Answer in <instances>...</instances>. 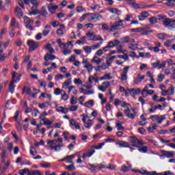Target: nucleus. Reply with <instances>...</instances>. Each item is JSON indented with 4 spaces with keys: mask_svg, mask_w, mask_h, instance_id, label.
<instances>
[{
    "mask_svg": "<svg viewBox=\"0 0 175 175\" xmlns=\"http://www.w3.org/2000/svg\"><path fill=\"white\" fill-rule=\"evenodd\" d=\"M79 109V105L71 106L69 108L70 111H76Z\"/></svg>",
    "mask_w": 175,
    "mask_h": 175,
    "instance_id": "56",
    "label": "nucleus"
},
{
    "mask_svg": "<svg viewBox=\"0 0 175 175\" xmlns=\"http://www.w3.org/2000/svg\"><path fill=\"white\" fill-rule=\"evenodd\" d=\"M44 59H45V61H53V59H55V55H51L50 53H46V55L44 56Z\"/></svg>",
    "mask_w": 175,
    "mask_h": 175,
    "instance_id": "20",
    "label": "nucleus"
},
{
    "mask_svg": "<svg viewBox=\"0 0 175 175\" xmlns=\"http://www.w3.org/2000/svg\"><path fill=\"white\" fill-rule=\"evenodd\" d=\"M64 55H68V54H70L72 53V51L69 50V49H64L62 51Z\"/></svg>",
    "mask_w": 175,
    "mask_h": 175,
    "instance_id": "59",
    "label": "nucleus"
},
{
    "mask_svg": "<svg viewBox=\"0 0 175 175\" xmlns=\"http://www.w3.org/2000/svg\"><path fill=\"white\" fill-rule=\"evenodd\" d=\"M116 144H117L118 146H120V147H124L126 148H129V144H128V142L125 141H120L119 142H117Z\"/></svg>",
    "mask_w": 175,
    "mask_h": 175,
    "instance_id": "17",
    "label": "nucleus"
},
{
    "mask_svg": "<svg viewBox=\"0 0 175 175\" xmlns=\"http://www.w3.org/2000/svg\"><path fill=\"white\" fill-rule=\"evenodd\" d=\"M54 94H55V95H60V94H61V89L57 88L55 90Z\"/></svg>",
    "mask_w": 175,
    "mask_h": 175,
    "instance_id": "64",
    "label": "nucleus"
},
{
    "mask_svg": "<svg viewBox=\"0 0 175 175\" xmlns=\"http://www.w3.org/2000/svg\"><path fill=\"white\" fill-rule=\"evenodd\" d=\"M124 113L129 118H131V120H133L135 118V114L131 113V109H129V107H127V109L124 110Z\"/></svg>",
    "mask_w": 175,
    "mask_h": 175,
    "instance_id": "16",
    "label": "nucleus"
},
{
    "mask_svg": "<svg viewBox=\"0 0 175 175\" xmlns=\"http://www.w3.org/2000/svg\"><path fill=\"white\" fill-rule=\"evenodd\" d=\"M109 85H110V83L109 81L103 82L101 86H98V90L103 92H106V90H107V87H109Z\"/></svg>",
    "mask_w": 175,
    "mask_h": 175,
    "instance_id": "5",
    "label": "nucleus"
},
{
    "mask_svg": "<svg viewBox=\"0 0 175 175\" xmlns=\"http://www.w3.org/2000/svg\"><path fill=\"white\" fill-rule=\"evenodd\" d=\"M166 68V62L163 61L162 62L161 64V62H159V64L158 66V69H165Z\"/></svg>",
    "mask_w": 175,
    "mask_h": 175,
    "instance_id": "45",
    "label": "nucleus"
},
{
    "mask_svg": "<svg viewBox=\"0 0 175 175\" xmlns=\"http://www.w3.org/2000/svg\"><path fill=\"white\" fill-rule=\"evenodd\" d=\"M102 28H103V31H109L110 29L109 28V25H107V24H106V23L103 24Z\"/></svg>",
    "mask_w": 175,
    "mask_h": 175,
    "instance_id": "58",
    "label": "nucleus"
},
{
    "mask_svg": "<svg viewBox=\"0 0 175 175\" xmlns=\"http://www.w3.org/2000/svg\"><path fill=\"white\" fill-rule=\"evenodd\" d=\"M56 111L58 113H62L63 114H68L69 111L68 110V108H64V107H57Z\"/></svg>",
    "mask_w": 175,
    "mask_h": 175,
    "instance_id": "10",
    "label": "nucleus"
},
{
    "mask_svg": "<svg viewBox=\"0 0 175 175\" xmlns=\"http://www.w3.org/2000/svg\"><path fill=\"white\" fill-rule=\"evenodd\" d=\"M77 103V98H76L75 96H72L70 99V104L76 105Z\"/></svg>",
    "mask_w": 175,
    "mask_h": 175,
    "instance_id": "47",
    "label": "nucleus"
},
{
    "mask_svg": "<svg viewBox=\"0 0 175 175\" xmlns=\"http://www.w3.org/2000/svg\"><path fill=\"white\" fill-rule=\"evenodd\" d=\"M171 20H172L171 18H165L163 21V25H164V27H165L166 28L169 29Z\"/></svg>",
    "mask_w": 175,
    "mask_h": 175,
    "instance_id": "24",
    "label": "nucleus"
},
{
    "mask_svg": "<svg viewBox=\"0 0 175 175\" xmlns=\"http://www.w3.org/2000/svg\"><path fill=\"white\" fill-rule=\"evenodd\" d=\"M103 146H105V143H101V144H99L98 146L93 145L90 147V148L91 150H94V148H95L96 150H100V148H102Z\"/></svg>",
    "mask_w": 175,
    "mask_h": 175,
    "instance_id": "29",
    "label": "nucleus"
},
{
    "mask_svg": "<svg viewBox=\"0 0 175 175\" xmlns=\"http://www.w3.org/2000/svg\"><path fill=\"white\" fill-rule=\"evenodd\" d=\"M90 40H92L93 42H97V40H100V42H103V38L100 37V36H98L96 34H93V37L90 38Z\"/></svg>",
    "mask_w": 175,
    "mask_h": 175,
    "instance_id": "18",
    "label": "nucleus"
},
{
    "mask_svg": "<svg viewBox=\"0 0 175 175\" xmlns=\"http://www.w3.org/2000/svg\"><path fill=\"white\" fill-rule=\"evenodd\" d=\"M65 169L66 170H74L75 169V165L73 164H71L70 165H66Z\"/></svg>",
    "mask_w": 175,
    "mask_h": 175,
    "instance_id": "54",
    "label": "nucleus"
},
{
    "mask_svg": "<svg viewBox=\"0 0 175 175\" xmlns=\"http://www.w3.org/2000/svg\"><path fill=\"white\" fill-rule=\"evenodd\" d=\"M158 77H159L158 81L161 83L163 81V79H165V75L163 74H160Z\"/></svg>",
    "mask_w": 175,
    "mask_h": 175,
    "instance_id": "60",
    "label": "nucleus"
},
{
    "mask_svg": "<svg viewBox=\"0 0 175 175\" xmlns=\"http://www.w3.org/2000/svg\"><path fill=\"white\" fill-rule=\"evenodd\" d=\"M42 121H43L44 125H51V124L53 122V120H49L47 118H44Z\"/></svg>",
    "mask_w": 175,
    "mask_h": 175,
    "instance_id": "44",
    "label": "nucleus"
},
{
    "mask_svg": "<svg viewBox=\"0 0 175 175\" xmlns=\"http://www.w3.org/2000/svg\"><path fill=\"white\" fill-rule=\"evenodd\" d=\"M38 14H40V16H42L43 17H47V14H49V13L47 12L46 7H42L40 11H38Z\"/></svg>",
    "mask_w": 175,
    "mask_h": 175,
    "instance_id": "13",
    "label": "nucleus"
},
{
    "mask_svg": "<svg viewBox=\"0 0 175 175\" xmlns=\"http://www.w3.org/2000/svg\"><path fill=\"white\" fill-rule=\"evenodd\" d=\"M83 50L86 53V54H91V51H92L91 46H83Z\"/></svg>",
    "mask_w": 175,
    "mask_h": 175,
    "instance_id": "35",
    "label": "nucleus"
},
{
    "mask_svg": "<svg viewBox=\"0 0 175 175\" xmlns=\"http://www.w3.org/2000/svg\"><path fill=\"white\" fill-rule=\"evenodd\" d=\"M116 127L118 131H124L125 129V127L122 126V124H121L118 120H117L116 122Z\"/></svg>",
    "mask_w": 175,
    "mask_h": 175,
    "instance_id": "28",
    "label": "nucleus"
},
{
    "mask_svg": "<svg viewBox=\"0 0 175 175\" xmlns=\"http://www.w3.org/2000/svg\"><path fill=\"white\" fill-rule=\"evenodd\" d=\"M130 143H131V146L133 147H137V148H139L140 146H143V144H144L143 141L139 140L136 137H131L130 139Z\"/></svg>",
    "mask_w": 175,
    "mask_h": 175,
    "instance_id": "1",
    "label": "nucleus"
},
{
    "mask_svg": "<svg viewBox=\"0 0 175 175\" xmlns=\"http://www.w3.org/2000/svg\"><path fill=\"white\" fill-rule=\"evenodd\" d=\"M117 44H120V40H115L113 41H110L108 42L107 46L109 49H111V47H114L116 46H117Z\"/></svg>",
    "mask_w": 175,
    "mask_h": 175,
    "instance_id": "12",
    "label": "nucleus"
},
{
    "mask_svg": "<svg viewBox=\"0 0 175 175\" xmlns=\"http://www.w3.org/2000/svg\"><path fill=\"white\" fill-rule=\"evenodd\" d=\"M23 92H26L27 95H31V87L26 86L23 88Z\"/></svg>",
    "mask_w": 175,
    "mask_h": 175,
    "instance_id": "39",
    "label": "nucleus"
},
{
    "mask_svg": "<svg viewBox=\"0 0 175 175\" xmlns=\"http://www.w3.org/2000/svg\"><path fill=\"white\" fill-rule=\"evenodd\" d=\"M140 152H147L148 151V148L147 146H143L142 148L139 149Z\"/></svg>",
    "mask_w": 175,
    "mask_h": 175,
    "instance_id": "55",
    "label": "nucleus"
},
{
    "mask_svg": "<svg viewBox=\"0 0 175 175\" xmlns=\"http://www.w3.org/2000/svg\"><path fill=\"white\" fill-rule=\"evenodd\" d=\"M107 68H109V66H107V65L103 64L101 66H97V70H104L105 69H107Z\"/></svg>",
    "mask_w": 175,
    "mask_h": 175,
    "instance_id": "43",
    "label": "nucleus"
},
{
    "mask_svg": "<svg viewBox=\"0 0 175 175\" xmlns=\"http://www.w3.org/2000/svg\"><path fill=\"white\" fill-rule=\"evenodd\" d=\"M165 6H175V0H167V2L165 3Z\"/></svg>",
    "mask_w": 175,
    "mask_h": 175,
    "instance_id": "30",
    "label": "nucleus"
},
{
    "mask_svg": "<svg viewBox=\"0 0 175 175\" xmlns=\"http://www.w3.org/2000/svg\"><path fill=\"white\" fill-rule=\"evenodd\" d=\"M102 61H103V59H100L98 56H94L92 59V64H96V65H99L102 63Z\"/></svg>",
    "mask_w": 175,
    "mask_h": 175,
    "instance_id": "14",
    "label": "nucleus"
},
{
    "mask_svg": "<svg viewBox=\"0 0 175 175\" xmlns=\"http://www.w3.org/2000/svg\"><path fill=\"white\" fill-rule=\"evenodd\" d=\"M83 68L85 69H88V72L89 73H91L92 72V69H94V66H92V64H85Z\"/></svg>",
    "mask_w": 175,
    "mask_h": 175,
    "instance_id": "33",
    "label": "nucleus"
},
{
    "mask_svg": "<svg viewBox=\"0 0 175 175\" xmlns=\"http://www.w3.org/2000/svg\"><path fill=\"white\" fill-rule=\"evenodd\" d=\"M72 92L74 95H77V90L75 88V86H70L68 88L69 94H70Z\"/></svg>",
    "mask_w": 175,
    "mask_h": 175,
    "instance_id": "31",
    "label": "nucleus"
},
{
    "mask_svg": "<svg viewBox=\"0 0 175 175\" xmlns=\"http://www.w3.org/2000/svg\"><path fill=\"white\" fill-rule=\"evenodd\" d=\"M159 39H161V40H165L166 39V33H161L158 34Z\"/></svg>",
    "mask_w": 175,
    "mask_h": 175,
    "instance_id": "49",
    "label": "nucleus"
},
{
    "mask_svg": "<svg viewBox=\"0 0 175 175\" xmlns=\"http://www.w3.org/2000/svg\"><path fill=\"white\" fill-rule=\"evenodd\" d=\"M95 153V150L92 149V150H88V151L84 153L82 155V158H90V157H92V155Z\"/></svg>",
    "mask_w": 175,
    "mask_h": 175,
    "instance_id": "11",
    "label": "nucleus"
},
{
    "mask_svg": "<svg viewBox=\"0 0 175 175\" xmlns=\"http://www.w3.org/2000/svg\"><path fill=\"white\" fill-rule=\"evenodd\" d=\"M102 44V42L98 43L97 44L93 45L92 47L93 50H96V49H99Z\"/></svg>",
    "mask_w": 175,
    "mask_h": 175,
    "instance_id": "62",
    "label": "nucleus"
},
{
    "mask_svg": "<svg viewBox=\"0 0 175 175\" xmlns=\"http://www.w3.org/2000/svg\"><path fill=\"white\" fill-rule=\"evenodd\" d=\"M70 124L72 126H75L76 129H80V124H79V122H76L75 120L71 119L70 120Z\"/></svg>",
    "mask_w": 175,
    "mask_h": 175,
    "instance_id": "23",
    "label": "nucleus"
},
{
    "mask_svg": "<svg viewBox=\"0 0 175 175\" xmlns=\"http://www.w3.org/2000/svg\"><path fill=\"white\" fill-rule=\"evenodd\" d=\"M109 12L111 13H113L114 14H117L118 16H120L121 14V11L117 8H111L109 9Z\"/></svg>",
    "mask_w": 175,
    "mask_h": 175,
    "instance_id": "27",
    "label": "nucleus"
},
{
    "mask_svg": "<svg viewBox=\"0 0 175 175\" xmlns=\"http://www.w3.org/2000/svg\"><path fill=\"white\" fill-rule=\"evenodd\" d=\"M72 84V81L70 79H68L67 81H64L62 85V88L64 90H68V86Z\"/></svg>",
    "mask_w": 175,
    "mask_h": 175,
    "instance_id": "25",
    "label": "nucleus"
},
{
    "mask_svg": "<svg viewBox=\"0 0 175 175\" xmlns=\"http://www.w3.org/2000/svg\"><path fill=\"white\" fill-rule=\"evenodd\" d=\"M131 90V96H135V95L140 94V88H137V89L133 88Z\"/></svg>",
    "mask_w": 175,
    "mask_h": 175,
    "instance_id": "26",
    "label": "nucleus"
},
{
    "mask_svg": "<svg viewBox=\"0 0 175 175\" xmlns=\"http://www.w3.org/2000/svg\"><path fill=\"white\" fill-rule=\"evenodd\" d=\"M94 33H91V31H88L87 33H86V36L88 38H89L90 39H92V38L94 37Z\"/></svg>",
    "mask_w": 175,
    "mask_h": 175,
    "instance_id": "63",
    "label": "nucleus"
},
{
    "mask_svg": "<svg viewBox=\"0 0 175 175\" xmlns=\"http://www.w3.org/2000/svg\"><path fill=\"white\" fill-rule=\"evenodd\" d=\"M50 103L49 102H44L43 103L39 104L38 107L40 109H44L45 107H49Z\"/></svg>",
    "mask_w": 175,
    "mask_h": 175,
    "instance_id": "34",
    "label": "nucleus"
},
{
    "mask_svg": "<svg viewBox=\"0 0 175 175\" xmlns=\"http://www.w3.org/2000/svg\"><path fill=\"white\" fill-rule=\"evenodd\" d=\"M27 172H29V169H23L19 171L20 175H25L27 174Z\"/></svg>",
    "mask_w": 175,
    "mask_h": 175,
    "instance_id": "53",
    "label": "nucleus"
},
{
    "mask_svg": "<svg viewBox=\"0 0 175 175\" xmlns=\"http://www.w3.org/2000/svg\"><path fill=\"white\" fill-rule=\"evenodd\" d=\"M74 83H75V84H83V81H81V79H80V78L75 79L74 80Z\"/></svg>",
    "mask_w": 175,
    "mask_h": 175,
    "instance_id": "61",
    "label": "nucleus"
},
{
    "mask_svg": "<svg viewBox=\"0 0 175 175\" xmlns=\"http://www.w3.org/2000/svg\"><path fill=\"white\" fill-rule=\"evenodd\" d=\"M149 23L150 24H156V23H158V18H157L155 16L149 18Z\"/></svg>",
    "mask_w": 175,
    "mask_h": 175,
    "instance_id": "36",
    "label": "nucleus"
},
{
    "mask_svg": "<svg viewBox=\"0 0 175 175\" xmlns=\"http://www.w3.org/2000/svg\"><path fill=\"white\" fill-rule=\"evenodd\" d=\"M62 92H64V94H62V99H63V100H68V99H69V96L66 94V92H65V90H62Z\"/></svg>",
    "mask_w": 175,
    "mask_h": 175,
    "instance_id": "37",
    "label": "nucleus"
},
{
    "mask_svg": "<svg viewBox=\"0 0 175 175\" xmlns=\"http://www.w3.org/2000/svg\"><path fill=\"white\" fill-rule=\"evenodd\" d=\"M103 17L102 15L99 14H94L90 18V21H99V20H102Z\"/></svg>",
    "mask_w": 175,
    "mask_h": 175,
    "instance_id": "6",
    "label": "nucleus"
},
{
    "mask_svg": "<svg viewBox=\"0 0 175 175\" xmlns=\"http://www.w3.org/2000/svg\"><path fill=\"white\" fill-rule=\"evenodd\" d=\"M75 154L66 156L64 159H60L59 161L60 162H64V161H66V159H72V158H75Z\"/></svg>",
    "mask_w": 175,
    "mask_h": 175,
    "instance_id": "48",
    "label": "nucleus"
},
{
    "mask_svg": "<svg viewBox=\"0 0 175 175\" xmlns=\"http://www.w3.org/2000/svg\"><path fill=\"white\" fill-rule=\"evenodd\" d=\"M30 154L31 155H33V157H35V155L38 154V152H36V149H35V147L33 146L30 147Z\"/></svg>",
    "mask_w": 175,
    "mask_h": 175,
    "instance_id": "40",
    "label": "nucleus"
},
{
    "mask_svg": "<svg viewBox=\"0 0 175 175\" xmlns=\"http://www.w3.org/2000/svg\"><path fill=\"white\" fill-rule=\"evenodd\" d=\"M24 23L25 24V27L29 29V31H33V27L31 25V19L28 16L24 17Z\"/></svg>",
    "mask_w": 175,
    "mask_h": 175,
    "instance_id": "4",
    "label": "nucleus"
},
{
    "mask_svg": "<svg viewBox=\"0 0 175 175\" xmlns=\"http://www.w3.org/2000/svg\"><path fill=\"white\" fill-rule=\"evenodd\" d=\"M121 80L122 81H126V80H128V75H126V74H122Z\"/></svg>",
    "mask_w": 175,
    "mask_h": 175,
    "instance_id": "57",
    "label": "nucleus"
},
{
    "mask_svg": "<svg viewBox=\"0 0 175 175\" xmlns=\"http://www.w3.org/2000/svg\"><path fill=\"white\" fill-rule=\"evenodd\" d=\"M133 6L135 9H143V5H140L137 4V3H136L135 1L133 3Z\"/></svg>",
    "mask_w": 175,
    "mask_h": 175,
    "instance_id": "52",
    "label": "nucleus"
},
{
    "mask_svg": "<svg viewBox=\"0 0 175 175\" xmlns=\"http://www.w3.org/2000/svg\"><path fill=\"white\" fill-rule=\"evenodd\" d=\"M175 28V19H171L168 29H174Z\"/></svg>",
    "mask_w": 175,
    "mask_h": 175,
    "instance_id": "38",
    "label": "nucleus"
},
{
    "mask_svg": "<svg viewBox=\"0 0 175 175\" xmlns=\"http://www.w3.org/2000/svg\"><path fill=\"white\" fill-rule=\"evenodd\" d=\"M15 12L16 13V16L18 18H21V17H23V10H21L18 6L15 8Z\"/></svg>",
    "mask_w": 175,
    "mask_h": 175,
    "instance_id": "15",
    "label": "nucleus"
},
{
    "mask_svg": "<svg viewBox=\"0 0 175 175\" xmlns=\"http://www.w3.org/2000/svg\"><path fill=\"white\" fill-rule=\"evenodd\" d=\"M48 9L49 10V12L52 14H54L55 13V10L57 9H58V5H51V4H50L49 6H48Z\"/></svg>",
    "mask_w": 175,
    "mask_h": 175,
    "instance_id": "22",
    "label": "nucleus"
},
{
    "mask_svg": "<svg viewBox=\"0 0 175 175\" xmlns=\"http://www.w3.org/2000/svg\"><path fill=\"white\" fill-rule=\"evenodd\" d=\"M27 44L29 46V51H35L36 50L37 47H39V42H36L33 40H27Z\"/></svg>",
    "mask_w": 175,
    "mask_h": 175,
    "instance_id": "2",
    "label": "nucleus"
},
{
    "mask_svg": "<svg viewBox=\"0 0 175 175\" xmlns=\"http://www.w3.org/2000/svg\"><path fill=\"white\" fill-rule=\"evenodd\" d=\"M148 92V85L145 86V88L143 89L142 95L144 98H146L147 96V93Z\"/></svg>",
    "mask_w": 175,
    "mask_h": 175,
    "instance_id": "32",
    "label": "nucleus"
},
{
    "mask_svg": "<svg viewBox=\"0 0 175 175\" xmlns=\"http://www.w3.org/2000/svg\"><path fill=\"white\" fill-rule=\"evenodd\" d=\"M124 25V23H122V20H120L119 21L116 22L110 29V32H113V31H116V29H118L119 27H122Z\"/></svg>",
    "mask_w": 175,
    "mask_h": 175,
    "instance_id": "3",
    "label": "nucleus"
},
{
    "mask_svg": "<svg viewBox=\"0 0 175 175\" xmlns=\"http://www.w3.org/2000/svg\"><path fill=\"white\" fill-rule=\"evenodd\" d=\"M61 147H64L63 143H60V144L55 146V151H59V150H61Z\"/></svg>",
    "mask_w": 175,
    "mask_h": 175,
    "instance_id": "51",
    "label": "nucleus"
},
{
    "mask_svg": "<svg viewBox=\"0 0 175 175\" xmlns=\"http://www.w3.org/2000/svg\"><path fill=\"white\" fill-rule=\"evenodd\" d=\"M144 75H142L140 74L137 75V78H135L134 80V84H139V81H143V79H144Z\"/></svg>",
    "mask_w": 175,
    "mask_h": 175,
    "instance_id": "19",
    "label": "nucleus"
},
{
    "mask_svg": "<svg viewBox=\"0 0 175 175\" xmlns=\"http://www.w3.org/2000/svg\"><path fill=\"white\" fill-rule=\"evenodd\" d=\"M50 31H51V26L46 25L42 31L43 36H47L50 33Z\"/></svg>",
    "mask_w": 175,
    "mask_h": 175,
    "instance_id": "8",
    "label": "nucleus"
},
{
    "mask_svg": "<svg viewBox=\"0 0 175 175\" xmlns=\"http://www.w3.org/2000/svg\"><path fill=\"white\" fill-rule=\"evenodd\" d=\"M137 44H131L129 45V49L133 51L137 50Z\"/></svg>",
    "mask_w": 175,
    "mask_h": 175,
    "instance_id": "46",
    "label": "nucleus"
},
{
    "mask_svg": "<svg viewBox=\"0 0 175 175\" xmlns=\"http://www.w3.org/2000/svg\"><path fill=\"white\" fill-rule=\"evenodd\" d=\"M167 91L169 95H174V87L173 85H171Z\"/></svg>",
    "mask_w": 175,
    "mask_h": 175,
    "instance_id": "41",
    "label": "nucleus"
},
{
    "mask_svg": "<svg viewBox=\"0 0 175 175\" xmlns=\"http://www.w3.org/2000/svg\"><path fill=\"white\" fill-rule=\"evenodd\" d=\"M92 126V120H91L90 119H89L88 122H86L84 124L85 128H91Z\"/></svg>",
    "mask_w": 175,
    "mask_h": 175,
    "instance_id": "42",
    "label": "nucleus"
},
{
    "mask_svg": "<svg viewBox=\"0 0 175 175\" xmlns=\"http://www.w3.org/2000/svg\"><path fill=\"white\" fill-rule=\"evenodd\" d=\"M150 16V14L147 12V11L142 12L140 15L138 16V18L139 21H143L144 18H147Z\"/></svg>",
    "mask_w": 175,
    "mask_h": 175,
    "instance_id": "7",
    "label": "nucleus"
},
{
    "mask_svg": "<svg viewBox=\"0 0 175 175\" xmlns=\"http://www.w3.org/2000/svg\"><path fill=\"white\" fill-rule=\"evenodd\" d=\"M14 81H16L12 80L9 85V91L11 92V94L14 93V88H16V85H14Z\"/></svg>",
    "mask_w": 175,
    "mask_h": 175,
    "instance_id": "21",
    "label": "nucleus"
},
{
    "mask_svg": "<svg viewBox=\"0 0 175 175\" xmlns=\"http://www.w3.org/2000/svg\"><path fill=\"white\" fill-rule=\"evenodd\" d=\"M122 43H129V36H126V37H123L120 39Z\"/></svg>",
    "mask_w": 175,
    "mask_h": 175,
    "instance_id": "50",
    "label": "nucleus"
},
{
    "mask_svg": "<svg viewBox=\"0 0 175 175\" xmlns=\"http://www.w3.org/2000/svg\"><path fill=\"white\" fill-rule=\"evenodd\" d=\"M161 153L163 155H164V157H166L167 158H173V157H174V152L162 150Z\"/></svg>",
    "mask_w": 175,
    "mask_h": 175,
    "instance_id": "9",
    "label": "nucleus"
}]
</instances>
